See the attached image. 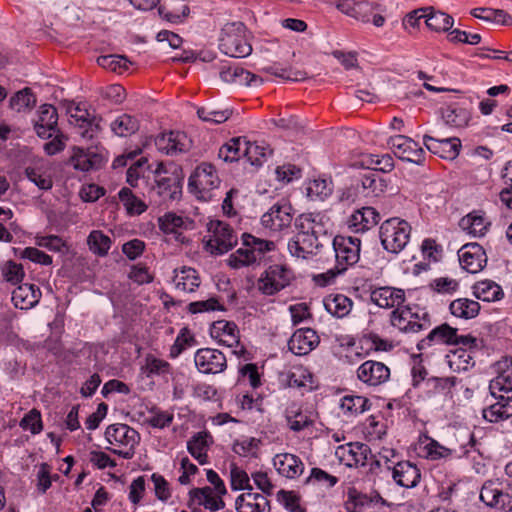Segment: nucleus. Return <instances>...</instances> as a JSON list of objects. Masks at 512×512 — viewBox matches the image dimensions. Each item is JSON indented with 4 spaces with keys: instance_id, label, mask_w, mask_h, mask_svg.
Listing matches in <instances>:
<instances>
[{
    "instance_id": "nucleus-8",
    "label": "nucleus",
    "mask_w": 512,
    "mask_h": 512,
    "mask_svg": "<svg viewBox=\"0 0 512 512\" xmlns=\"http://www.w3.org/2000/svg\"><path fill=\"white\" fill-rule=\"evenodd\" d=\"M64 105L69 116V123L79 129V133L83 138L93 139L100 130V119H97L96 116L89 112L86 103L66 101Z\"/></svg>"
},
{
    "instance_id": "nucleus-50",
    "label": "nucleus",
    "mask_w": 512,
    "mask_h": 512,
    "mask_svg": "<svg viewBox=\"0 0 512 512\" xmlns=\"http://www.w3.org/2000/svg\"><path fill=\"white\" fill-rule=\"evenodd\" d=\"M372 504V500L367 494L358 491L356 488H349L347 491V499L344 502L346 512H363L364 509Z\"/></svg>"
},
{
    "instance_id": "nucleus-18",
    "label": "nucleus",
    "mask_w": 512,
    "mask_h": 512,
    "mask_svg": "<svg viewBox=\"0 0 512 512\" xmlns=\"http://www.w3.org/2000/svg\"><path fill=\"white\" fill-rule=\"evenodd\" d=\"M461 267L469 273L482 271L487 264L484 248L478 243H467L458 250Z\"/></svg>"
},
{
    "instance_id": "nucleus-39",
    "label": "nucleus",
    "mask_w": 512,
    "mask_h": 512,
    "mask_svg": "<svg viewBox=\"0 0 512 512\" xmlns=\"http://www.w3.org/2000/svg\"><path fill=\"white\" fill-rule=\"evenodd\" d=\"M473 294L477 299L485 302L498 301L504 296L501 286L491 280L477 282L473 286Z\"/></svg>"
},
{
    "instance_id": "nucleus-57",
    "label": "nucleus",
    "mask_w": 512,
    "mask_h": 512,
    "mask_svg": "<svg viewBox=\"0 0 512 512\" xmlns=\"http://www.w3.org/2000/svg\"><path fill=\"white\" fill-rule=\"evenodd\" d=\"M10 107L18 112L31 109L36 104V96L28 87L15 93L9 101Z\"/></svg>"
},
{
    "instance_id": "nucleus-5",
    "label": "nucleus",
    "mask_w": 512,
    "mask_h": 512,
    "mask_svg": "<svg viewBox=\"0 0 512 512\" xmlns=\"http://www.w3.org/2000/svg\"><path fill=\"white\" fill-rule=\"evenodd\" d=\"M154 185L149 190L150 199L157 204L178 200L182 194L181 178L176 173H168L162 162L154 171Z\"/></svg>"
},
{
    "instance_id": "nucleus-13",
    "label": "nucleus",
    "mask_w": 512,
    "mask_h": 512,
    "mask_svg": "<svg viewBox=\"0 0 512 512\" xmlns=\"http://www.w3.org/2000/svg\"><path fill=\"white\" fill-rule=\"evenodd\" d=\"M219 184L220 179L215 167L210 163H201L189 177L188 186L191 191L204 196L205 193L217 188Z\"/></svg>"
},
{
    "instance_id": "nucleus-2",
    "label": "nucleus",
    "mask_w": 512,
    "mask_h": 512,
    "mask_svg": "<svg viewBox=\"0 0 512 512\" xmlns=\"http://www.w3.org/2000/svg\"><path fill=\"white\" fill-rule=\"evenodd\" d=\"M242 247L230 254L226 260L227 265L232 269L260 264L266 252L275 250V243L270 240L257 238L249 233L241 236Z\"/></svg>"
},
{
    "instance_id": "nucleus-38",
    "label": "nucleus",
    "mask_w": 512,
    "mask_h": 512,
    "mask_svg": "<svg viewBox=\"0 0 512 512\" xmlns=\"http://www.w3.org/2000/svg\"><path fill=\"white\" fill-rule=\"evenodd\" d=\"M139 127V119L127 113L117 116L110 124L112 132L119 137L131 136L139 130Z\"/></svg>"
},
{
    "instance_id": "nucleus-16",
    "label": "nucleus",
    "mask_w": 512,
    "mask_h": 512,
    "mask_svg": "<svg viewBox=\"0 0 512 512\" xmlns=\"http://www.w3.org/2000/svg\"><path fill=\"white\" fill-rule=\"evenodd\" d=\"M390 374V368L385 363L375 360H366L357 369V378L370 387L386 383Z\"/></svg>"
},
{
    "instance_id": "nucleus-24",
    "label": "nucleus",
    "mask_w": 512,
    "mask_h": 512,
    "mask_svg": "<svg viewBox=\"0 0 512 512\" xmlns=\"http://www.w3.org/2000/svg\"><path fill=\"white\" fill-rule=\"evenodd\" d=\"M211 337L219 344L227 347H237L240 344V335L237 325L233 321L218 320L212 323Z\"/></svg>"
},
{
    "instance_id": "nucleus-47",
    "label": "nucleus",
    "mask_w": 512,
    "mask_h": 512,
    "mask_svg": "<svg viewBox=\"0 0 512 512\" xmlns=\"http://www.w3.org/2000/svg\"><path fill=\"white\" fill-rule=\"evenodd\" d=\"M158 224L163 233L175 234L176 240L181 242L184 241V236L179 232V229L184 226V219L182 216H179L174 212H167L158 218Z\"/></svg>"
},
{
    "instance_id": "nucleus-1",
    "label": "nucleus",
    "mask_w": 512,
    "mask_h": 512,
    "mask_svg": "<svg viewBox=\"0 0 512 512\" xmlns=\"http://www.w3.org/2000/svg\"><path fill=\"white\" fill-rule=\"evenodd\" d=\"M322 219L320 214L313 213H303L296 217L297 233L288 242V250L292 256L306 259L322 246L319 238L327 234Z\"/></svg>"
},
{
    "instance_id": "nucleus-53",
    "label": "nucleus",
    "mask_w": 512,
    "mask_h": 512,
    "mask_svg": "<svg viewBox=\"0 0 512 512\" xmlns=\"http://www.w3.org/2000/svg\"><path fill=\"white\" fill-rule=\"evenodd\" d=\"M89 249L98 256H105L111 247V239L100 230H93L87 238Z\"/></svg>"
},
{
    "instance_id": "nucleus-28",
    "label": "nucleus",
    "mask_w": 512,
    "mask_h": 512,
    "mask_svg": "<svg viewBox=\"0 0 512 512\" xmlns=\"http://www.w3.org/2000/svg\"><path fill=\"white\" fill-rule=\"evenodd\" d=\"M496 402L483 409V418L491 423L512 417V396L496 393Z\"/></svg>"
},
{
    "instance_id": "nucleus-14",
    "label": "nucleus",
    "mask_w": 512,
    "mask_h": 512,
    "mask_svg": "<svg viewBox=\"0 0 512 512\" xmlns=\"http://www.w3.org/2000/svg\"><path fill=\"white\" fill-rule=\"evenodd\" d=\"M195 365L200 373L218 374L227 368V359L218 349L201 348L194 356Z\"/></svg>"
},
{
    "instance_id": "nucleus-54",
    "label": "nucleus",
    "mask_w": 512,
    "mask_h": 512,
    "mask_svg": "<svg viewBox=\"0 0 512 512\" xmlns=\"http://www.w3.org/2000/svg\"><path fill=\"white\" fill-rule=\"evenodd\" d=\"M412 319V307L396 308L390 314L391 325L401 332L412 333L410 330Z\"/></svg>"
},
{
    "instance_id": "nucleus-9",
    "label": "nucleus",
    "mask_w": 512,
    "mask_h": 512,
    "mask_svg": "<svg viewBox=\"0 0 512 512\" xmlns=\"http://www.w3.org/2000/svg\"><path fill=\"white\" fill-rule=\"evenodd\" d=\"M294 278L291 269L284 265H270L260 276L257 282L258 290L268 296L275 295L286 288Z\"/></svg>"
},
{
    "instance_id": "nucleus-59",
    "label": "nucleus",
    "mask_w": 512,
    "mask_h": 512,
    "mask_svg": "<svg viewBox=\"0 0 512 512\" xmlns=\"http://www.w3.org/2000/svg\"><path fill=\"white\" fill-rule=\"evenodd\" d=\"M230 487L233 491L253 490L247 472L235 464H232L230 467Z\"/></svg>"
},
{
    "instance_id": "nucleus-37",
    "label": "nucleus",
    "mask_w": 512,
    "mask_h": 512,
    "mask_svg": "<svg viewBox=\"0 0 512 512\" xmlns=\"http://www.w3.org/2000/svg\"><path fill=\"white\" fill-rule=\"evenodd\" d=\"M420 455L430 461L450 458L453 450L441 445L437 440L425 436V440L420 443Z\"/></svg>"
},
{
    "instance_id": "nucleus-43",
    "label": "nucleus",
    "mask_w": 512,
    "mask_h": 512,
    "mask_svg": "<svg viewBox=\"0 0 512 512\" xmlns=\"http://www.w3.org/2000/svg\"><path fill=\"white\" fill-rule=\"evenodd\" d=\"M442 118L445 123L454 128L466 127L471 119V113L466 108L450 105L443 109Z\"/></svg>"
},
{
    "instance_id": "nucleus-41",
    "label": "nucleus",
    "mask_w": 512,
    "mask_h": 512,
    "mask_svg": "<svg viewBox=\"0 0 512 512\" xmlns=\"http://www.w3.org/2000/svg\"><path fill=\"white\" fill-rule=\"evenodd\" d=\"M480 304L468 298H458L450 303L449 310L455 317L462 319L475 318L480 312Z\"/></svg>"
},
{
    "instance_id": "nucleus-10",
    "label": "nucleus",
    "mask_w": 512,
    "mask_h": 512,
    "mask_svg": "<svg viewBox=\"0 0 512 512\" xmlns=\"http://www.w3.org/2000/svg\"><path fill=\"white\" fill-rule=\"evenodd\" d=\"M480 499L489 507L508 508L512 511V487L500 479L485 481L480 491Z\"/></svg>"
},
{
    "instance_id": "nucleus-15",
    "label": "nucleus",
    "mask_w": 512,
    "mask_h": 512,
    "mask_svg": "<svg viewBox=\"0 0 512 512\" xmlns=\"http://www.w3.org/2000/svg\"><path fill=\"white\" fill-rule=\"evenodd\" d=\"M389 144L394 154L401 160L418 165L423 163L425 152L419 143L412 138L404 135H396L390 138Z\"/></svg>"
},
{
    "instance_id": "nucleus-12",
    "label": "nucleus",
    "mask_w": 512,
    "mask_h": 512,
    "mask_svg": "<svg viewBox=\"0 0 512 512\" xmlns=\"http://www.w3.org/2000/svg\"><path fill=\"white\" fill-rule=\"evenodd\" d=\"M293 221V207L284 198L274 203L261 217V224L272 231H282Z\"/></svg>"
},
{
    "instance_id": "nucleus-19",
    "label": "nucleus",
    "mask_w": 512,
    "mask_h": 512,
    "mask_svg": "<svg viewBox=\"0 0 512 512\" xmlns=\"http://www.w3.org/2000/svg\"><path fill=\"white\" fill-rule=\"evenodd\" d=\"M155 145L160 152L175 156L187 152L191 147V140L184 132L170 131L157 136Z\"/></svg>"
},
{
    "instance_id": "nucleus-55",
    "label": "nucleus",
    "mask_w": 512,
    "mask_h": 512,
    "mask_svg": "<svg viewBox=\"0 0 512 512\" xmlns=\"http://www.w3.org/2000/svg\"><path fill=\"white\" fill-rule=\"evenodd\" d=\"M243 150V140L240 137L232 138L229 142L220 147L218 157L225 162H234L240 158L241 154H243Z\"/></svg>"
},
{
    "instance_id": "nucleus-46",
    "label": "nucleus",
    "mask_w": 512,
    "mask_h": 512,
    "mask_svg": "<svg viewBox=\"0 0 512 512\" xmlns=\"http://www.w3.org/2000/svg\"><path fill=\"white\" fill-rule=\"evenodd\" d=\"M447 363L455 372L467 371L474 365L471 351L465 348H457L446 355Z\"/></svg>"
},
{
    "instance_id": "nucleus-42",
    "label": "nucleus",
    "mask_w": 512,
    "mask_h": 512,
    "mask_svg": "<svg viewBox=\"0 0 512 512\" xmlns=\"http://www.w3.org/2000/svg\"><path fill=\"white\" fill-rule=\"evenodd\" d=\"M425 16L427 27L435 32H446L452 28L454 19L452 16L441 11H435L433 7H427Z\"/></svg>"
},
{
    "instance_id": "nucleus-31",
    "label": "nucleus",
    "mask_w": 512,
    "mask_h": 512,
    "mask_svg": "<svg viewBox=\"0 0 512 512\" xmlns=\"http://www.w3.org/2000/svg\"><path fill=\"white\" fill-rule=\"evenodd\" d=\"M273 464L280 475L290 479L300 476L304 471L302 460L290 453L277 454L273 459Z\"/></svg>"
},
{
    "instance_id": "nucleus-17",
    "label": "nucleus",
    "mask_w": 512,
    "mask_h": 512,
    "mask_svg": "<svg viewBox=\"0 0 512 512\" xmlns=\"http://www.w3.org/2000/svg\"><path fill=\"white\" fill-rule=\"evenodd\" d=\"M188 496V506L193 509V512H196L197 507L201 506L212 512L225 507V502L222 499L223 495L214 491L210 486L193 488L189 491Z\"/></svg>"
},
{
    "instance_id": "nucleus-26",
    "label": "nucleus",
    "mask_w": 512,
    "mask_h": 512,
    "mask_svg": "<svg viewBox=\"0 0 512 512\" xmlns=\"http://www.w3.org/2000/svg\"><path fill=\"white\" fill-rule=\"evenodd\" d=\"M456 332H458L457 328L451 327L448 323H442L430 330L428 335L417 343V349L422 351L437 344L452 345Z\"/></svg>"
},
{
    "instance_id": "nucleus-52",
    "label": "nucleus",
    "mask_w": 512,
    "mask_h": 512,
    "mask_svg": "<svg viewBox=\"0 0 512 512\" xmlns=\"http://www.w3.org/2000/svg\"><path fill=\"white\" fill-rule=\"evenodd\" d=\"M347 446V450L343 449L344 452H347L348 455L351 457L347 465L350 467L365 466L367 463L368 456L371 454L370 447L367 444L360 442L349 443Z\"/></svg>"
},
{
    "instance_id": "nucleus-60",
    "label": "nucleus",
    "mask_w": 512,
    "mask_h": 512,
    "mask_svg": "<svg viewBox=\"0 0 512 512\" xmlns=\"http://www.w3.org/2000/svg\"><path fill=\"white\" fill-rule=\"evenodd\" d=\"M26 177L42 190H50L53 186L51 176L40 167H27Z\"/></svg>"
},
{
    "instance_id": "nucleus-25",
    "label": "nucleus",
    "mask_w": 512,
    "mask_h": 512,
    "mask_svg": "<svg viewBox=\"0 0 512 512\" xmlns=\"http://www.w3.org/2000/svg\"><path fill=\"white\" fill-rule=\"evenodd\" d=\"M395 483L404 488H414L421 480L420 469L410 461H400L392 468Z\"/></svg>"
},
{
    "instance_id": "nucleus-62",
    "label": "nucleus",
    "mask_w": 512,
    "mask_h": 512,
    "mask_svg": "<svg viewBox=\"0 0 512 512\" xmlns=\"http://www.w3.org/2000/svg\"><path fill=\"white\" fill-rule=\"evenodd\" d=\"M431 315L422 308L415 306L412 308V319H411V327L412 333H418L422 330H427L431 327Z\"/></svg>"
},
{
    "instance_id": "nucleus-11",
    "label": "nucleus",
    "mask_w": 512,
    "mask_h": 512,
    "mask_svg": "<svg viewBox=\"0 0 512 512\" xmlns=\"http://www.w3.org/2000/svg\"><path fill=\"white\" fill-rule=\"evenodd\" d=\"M333 249L336 265L344 272L355 265L360 258L361 241L357 237L337 235L334 237Z\"/></svg>"
},
{
    "instance_id": "nucleus-3",
    "label": "nucleus",
    "mask_w": 512,
    "mask_h": 512,
    "mask_svg": "<svg viewBox=\"0 0 512 512\" xmlns=\"http://www.w3.org/2000/svg\"><path fill=\"white\" fill-rule=\"evenodd\" d=\"M219 48L226 55L245 58L252 53L249 33L242 22L227 23L221 30Z\"/></svg>"
},
{
    "instance_id": "nucleus-22",
    "label": "nucleus",
    "mask_w": 512,
    "mask_h": 512,
    "mask_svg": "<svg viewBox=\"0 0 512 512\" xmlns=\"http://www.w3.org/2000/svg\"><path fill=\"white\" fill-rule=\"evenodd\" d=\"M423 143L431 153L449 160L455 159L459 155L461 149V141L456 137L439 139L429 135H424Z\"/></svg>"
},
{
    "instance_id": "nucleus-33",
    "label": "nucleus",
    "mask_w": 512,
    "mask_h": 512,
    "mask_svg": "<svg viewBox=\"0 0 512 512\" xmlns=\"http://www.w3.org/2000/svg\"><path fill=\"white\" fill-rule=\"evenodd\" d=\"M100 160L101 159L98 154L87 152L84 149L75 146L72 148V155L70 156L68 163L76 170L87 172L98 168Z\"/></svg>"
},
{
    "instance_id": "nucleus-63",
    "label": "nucleus",
    "mask_w": 512,
    "mask_h": 512,
    "mask_svg": "<svg viewBox=\"0 0 512 512\" xmlns=\"http://www.w3.org/2000/svg\"><path fill=\"white\" fill-rule=\"evenodd\" d=\"M194 343V336L191 335L188 328H182L180 330V333L176 337L174 344L170 348V357H178L187 347H191L192 345H194Z\"/></svg>"
},
{
    "instance_id": "nucleus-6",
    "label": "nucleus",
    "mask_w": 512,
    "mask_h": 512,
    "mask_svg": "<svg viewBox=\"0 0 512 512\" xmlns=\"http://www.w3.org/2000/svg\"><path fill=\"white\" fill-rule=\"evenodd\" d=\"M410 234V224L397 217L385 220L379 230V237L383 248L394 254L401 252L406 247Z\"/></svg>"
},
{
    "instance_id": "nucleus-49",
    "label": "nucleus",
    "mask_w": 512,
    "mask_h": 512,
    "mask_svg": "<svg viewBox=\"0 0 512 512\" xmlns=\"http://www.w3.org/2000/svg\"><path fill=\"white\" fill-rule=\"evenodd\" d=\"M119 199L125 207L127 214L141 215L144 213L148 206L146 203L137 197L130 188L123 187L118 193Z\"/></svg>"
},
{
    "instance_id": "nucleus-32",
    "label": "nucleus",
    "mask_w": 512,
    "mask_h": 512,
    "mask_svg": "<svg viewBox=\"0 0 512 512\" xmlns=\"http://www.w3.org/2000/svg\"><path fill=\"white\" fill-rule=\"evenodd\" d=\"M286 384L291 388L306 389L311 391L315 388L314 376L310 370L302 365L293 366L285 378Z\"/></svg>"
},
{
    "instance_id": "nucleus-58",
    "label": "nucleus",
    "mask_w": 512,
    "mask_h": 512,
    "mask_svg": "<svg viewBox=\"0 0 512 512\" xmlns=\"http://www.w3.org/2000/svg\"><path fill=\"white\" fill-rule=\"evenodd\" d=\"M263 71L270 75L290 81H303L307 78V73L305 71L293 70L292 68H284L276 63L265 67Z\"/></svg>"
},
{
    "instance_id": "nucleus-7",
    "label": "nucleus",
    "mask_w": 512,
    "mask_h": 512,
    "mask_svg": "<svg viewBox=\"0 0 512 512\" xmlns=\"http://www.w3.org/2000/svg\"><path fill=\"white\" fill-rule=\"evenodd\" d=\"M105 438L109 444L124 448L111 449L114 454L124 459H131L134 456L135 446L140 442L138 431L123 423L109 425L105 430Z\"/></svg>"
},
{
    "instance_id": "nucleus-45",
    "label": "nucleus",
    "mask_w": 512,
    "mask_h": 512,
    "mask_svg": "<svg viewBox=\"0 0 512 512\" xmlns=\"http://www.w3.org/2000/svg\"><path fill=\"white\" fill-rule=\"evenodd\" d=\"M200 283L198 272L191 267H182L175 276L176 288L184 292H194Z\"/></svg>"
},
{
    "instance_id": "nucleus-20",
    "label": "nucleus",
    "mask_w": 512,
    "mask_h": 512,
    "mask_svg": "<svg viewBox=\"0 0 512 512\" xmlns=\"http://www.w3.org/2000/svg\"><path fill=\"white\" fill-rule=\"evenodd\" d=\"M34 130L42 139L51 138L54 133L59 132L58 112L51 104H43L38 109V117L34 121Z\"/></svg>"
},
{
    "instance_id": "nucleus-30",
    "label": "nucleus",
    "mask_w": 512,
    "mask_h": 512,
    "mask_svg": "<svg viewBox=\"0 0 512 512\" xmlns=\"http://www.w3.org/2000/svg\"><path fill=\"white\" fill-rule=\"evenodd\" d=\"M41 290L34 284H21L12 292V302L16 308L27 310L38 304Z\"/></svg>"
},
{
    "instance_id": "nucleus-34",
    "label": "nucleus",
    "mask_w": 512,
    "mask_h": 512,
    "mask_svg": "<svg viewBox=\"0 0 512 512\" xmlns=\"http://www.w3.org/2000/svg\"><path fill=\"white\" fill-rule=\"evenodd\" d=\"M327 312L337 318L349 315L353 307V301L344 294H330L323 300Z\"/></svg>"
},
{
    "instance_id": "nucleus-44",
    "label": "nucleus",
    "mask_w": 512,
    "mask_h": 512,
    "mask_svg": "<svg viewBox=\"0 0 512 512\" xmlns=\"http://www.w3.org/2000/svg\"><path fill=\"white\" fill-rule=\"evenodd\" d=\"M285 418L288 427L294 432L302 431L313 425V420L310 416L304 413L296 404H292L286 408Z\"/></svg>"
},
{
    "instance_id": "nucleus-27",
    "label": "nucleus",
    "mask_w": 512,
    "mask_h": 512,
    "mask_svg": "<svg viewBox=\"0 0 512 512\" xmlns=\"http://www.w3.org/2000/svg\"><path fill=\"white\" fill-rule=\"evenodd\" d=\"M237 512H270V502L261 493L247 491L240 494L235 500Z\"/></svg>"
},
{
    "instance_id": "nucleus-21",
    "label": "nucleus",
    "mask_w": 512,
    "mask_h": 512,
    "mask_svg": "<svg viewBox=\"0 0 512 512\" xmlns=\"http://www.w3.org/2000/svg\"><path fill=\"white\" fill-rule=\"evenodd\" d=\"M320 343L317 332L312 328L297 329L288 341L289 350L297 356L308 355Z\"/></svg>"
},
{
    "instance_id": "nucleus-4",
    "label": "nucleus",
    "mask_w": 512,
    "mask_h": 512,
    "mask_svg": "<svg viewBox=\"0 0 512 512\" xmlns=\"http://www.w3.org/2000/svg\"><path fill=\"white\" fill-rule=\"evenodd\" d=\"M208 234L203 238L204 249L211 255H222L232 250L238 242L234 229L225 221L210 220Z\"/></svg>"
},
{
    "instance_id": "nucleus-64",
    "label": "nucleus",
    "mask_w": 512,
    "mask_h": 512,
    "mask_svg": "<svg viewBox=\"0 0 512 512\" xmlns=\"http://www.w3.org/2000/svg\"><path fill=\"white\" fill-rule=\"evenodd\" d=\"M130 63L126 56L123 55H102L97 58V64L111 71L127 70Z\"/></svg>"
},
{
    "instance_id": "nucleus-23",
    "label": "nucleus",
    "mask_w": 512,
    "mask_h": 512,
    "mask_svg": "<svg viewBox=\"0 0 512 512\" xmlns=\"http://www.w3.org/2000/svg\"><path fill=\"white\" fill-rule=\"evenodd\" d=\"M370 300L380 308L396 309L405 302V292L390 286L376 287L370 292Z\"/></svg>"
},
{
    "instance_id": "nucleus-36",
    "label": "nucleus",
    "mask_w": 512,
    "mask_h": 512,
    "mask_svg": "<svg viewBox=\"0 0 512 512\" xmlns=\"http://www.w3.org/2000/svg\"><path fill=\"white\" fill-rule=\"evenodd\" d=\"M211 438L207 432H198L187 442V450L200 465L208 463V439Z\"/></svg>"
},
{
    "instance_id": "nucleus-29",
    "label": "nucleus",
    "mask_w": 512,
    "mask_h": 512,
    "mask_svg": "<svg viewBox=\"0 0 512 512\" xmlns=\"http://www.w3.org/2000/svg\"><path fill=\"white\" fill-rule=\"evenodd\" d=\"M461 382L462 380L456 376H432L427 378L425 386L427 388V394L429 397L442 396L445 399H452L454 388Z\"/></svg>"
},
{
    "instance_id": "nucleus-40",
    "label": "nucleus",
    "mask_w": 512,
    "mask_h": 512,
    "mask_svg": "<svg viewBox=\"0 0 512 512\" xmlns=\"http://www.w3.org/2000/svg\"><path fill=\"white\" fill-rule=\"evenodd\" d=\"M360 185L365 197H377L387 188V182L374 171L364 174L360 179Z\"/></svg>"
},
{
    "instance_id": "nucleus-61",
    "label": "nucleus",
    "mask_w": 512,
    "mask_h": 512,
    "mask_svg": "<svg viewBox=\"0 0 512 512\" xmlns=\"http://www.w3.org/2000/svg\"><path fill=\"white\" fill-rule=\"evenodd\" d=\"M19 426L25 431H30L33 435L39 434L43 430V422L40 411L36 408L31 409L20 420Z\"/></svg>"
},
{
    "instance_id": "nucleus-35",
    "label": "nucleus",
    "mask_w": 512,
    "mask_h": 512,
    "mask_svg": "<svg viewBox=\"0 0 512 512\" xmlns=\"http://www.w3.org/2000/svg\"><path fill=\"white\" fill-rule=\"evenodd\" d=\"M490 222L484 217L482 211H472L464 216L459 225L463 230H466L473 236H484L490 226Z\"/></svg>"
},
{
    "instance_id": "nucleus-56",
    "label": "nucleus",
    "mask_w": 512,
    "mask_h": 512,
    "mask_svg": "<svg viewBox=\"0 0 512 512\" xmlns=\"http://www.w3.org/2000/svg\"><path fill=\"white\" fill-rule=\"evenodd\" d=\"M232 112L229 109H216L211 106L199 107L197 109V116L204 122L220 124L227 121Z\"/></svg>"
},
{
    "instance_id": "nucleus-51",
    "label": "nucleus",
    "mask_w": 512,
    "mask_h": 512,
    "mask_svg": "<svg viewBox=\"0 0 512 512\" xmlns=\"http://www.w3.org/2000/svg\"><path fill=\"white\" fill-rule=\"evenodd\" d=\"M243 155L255 166H260L266 160L267 156L272 154V150L257 143H251L243 139Z\"/></svg>"
},
{
    "instance_id": "nucleus-48",
    "label": "nucleus",
    "mask_w": 512,
    "mask_h": 512,
    "mask_svg": "<svg viewBox=\"0 0 512 512\" xmlns=\"http://www.w3.org/2000/svg\"><path fill=\"white\" fill-rule=\"evenodd\" d=\"M368 398L360 395H346L341 399L340 408L345 415L355 416L369 410Z\"/></svg>"
}]
</instances>
